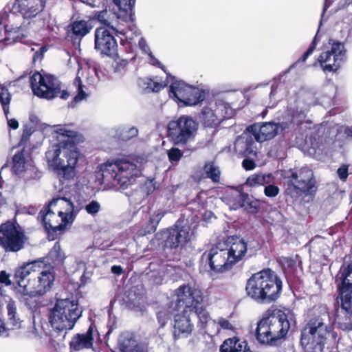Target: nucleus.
<instances>
[{
    "label": "nucleus",
    "mask_w": 352,
    "mask_h": 352,
    "mask_svg": "<svg viewBox=\"0 0 352 352\" xmlns=\"http://www.w3.org/2000/svg\"><path fill=\"white\" fill-rule=\"evenodd\" d=\"M281 290V280L270 269L252 274L245 286L248 296L262 304L275 301L279 297Z\"/></svg>",
    "instance_id": "1"
},
{
    "label": "nucleus",
    "mask_w": 352,
    "mask_h": 352,
    "mask_svg": "<svg viewBox=\"0 0 352 352\" xmlns=\"http://www.w3.org/2000/svg\"><path fill=\"white\" fill-rule=\"evenodd\" d=\"M330 336L333 339L336 338V335L331 333L329 315L324 311L320 316L312 318L303 328L300 342L307 352H323Z\"/></svg>",
    "instance_id": "2"
},
{
    "label": "nucleus",
    "mask_w": 352,
    "mask_h": 352,
    "mask_svg": "<svg viewBox=\"0 0 352 352\" xmlns=\"http://www.w3.org/2000/svg\"><path fill=\"white\" fill-rule=\"evenodd\" d=\"M96 177L102 184H118L127 187L138 175L137 165L125 160L107 162L98 166Z\"/></svg>",
    "instance_id": "3"
},
{
    "label": "nucleus",
    "mask_w": 352,
    "mask_h": 352,
    "mask_svg": "<svg viewBox=\"0 0 352 352\" xmlns=\"http://www.w3.org/2000/svg\"><path fill=\"white\" fill-rule=\"evenodd\" d=\"M284 179L285 191L292 197L312 195L318 190L314 173L307 166L300 168L289 169L285 172Z\"/></svg>",
    "instance_id": "4"
},
{
    "label": "nucleus",
    "mask_w": 352,
    "mask_h": 352,
    "mask_svg": "<svg viewBox=\"0 0 352 352\" xmlns=\"http://www.w3.org/2000/svg\"><path fill=\"white\" fill-rule=\"evenodd\" d=\"M82 309L77 300L72 298L57 299L51 309L49 321L51 326L58 331L71 330L81 317Z\"/></svg>",
    "instance_id": "5"
},
{
    "label": "nucleus",
    "mask_w": 352,
    "mask_h": 352,
    "mask_svg": "<svg viewBox=\"0 0 352 352\" xmlns=\"http://www.w3.org/2000/svg\"><path fill=\"white\" fill-rule=\"evenodd\" d=\"M289 327L284 314L263 318L257 323L256 339L261 344H273L286 336Z\"/></svg>",
    "instance_id": "6"
},
{
    "label": "nucleus",
    "mask_w": 352,
    "mask_h": 352,
    "mask_svg": "<svg viewBox=\"0 0 352 352\" xmlns=\"http://www.w3.org/2000/svg\"><path fill=\"white\" fill-rule=\"evenodd\" d=\"M30 82L34 94L41 98L50 100L60 97L67 100L69 96L67 90H61L60 82L52 74L35 72L30 78Z\"/></svg>",
    "instance_id": "7"
},
{
    "label": "nucleus",
    "mask_w": 352,
    "mask_h": 352,
    "mask_svg": "<svg viewBox=\"0 0 352 352\" xmlns=\"http://www.w3.org/2000/svg\"><path fill=\"white\" fill-rule=\"evenodd\" d=\"M198 124L190 116L182 115L170 121L167 126V137L175 146H185L193 140Z\"/></svg>",
    "instance_id": "8"
},
{
    "label": "nucleus",
    "mask_w": 352,
    "mask_h": 352,
    "mask_svg": "<svg viewBox=\"0 0 352 352\" xmlns=\"http://www.w3.org/2000/svg\"><path fill=\"white\" fill-rule=\"evenodd\" d=\"M99 21L104 25L95 30V49L102 56L115 58L118 45L114 34L117 35L118 31L107 19L99 16Z\"/></svg>",
    "instance_id": "9"
},
{
    "label": "nucleus",
    "mask_w": 352,
    "mask_h": 352,
    "mask_svg": "<svg viewBox=\"0 0 352 352\" xmlns=\"http://www.w3.org/2000/svg\"><path fill=\"white\" fill-rule=\"evenodd\" d=\"M28 241L24 229L17 221H6L0 226V246L6 252H16Z\"/></svg>",
    "instance_id": "10"
},
{
    "label": "nucleus",
    "mask_w": 352,
    "mask_h": 352,
    "mask_svg": "<svg viewBox=\"0 0 352 352\" xmlns=\"http://www.w3.org/2000/svg\"><path fill=\"white\" fill-rule=\"evenodd\" d=\"M56 213L61 220H74L76 217L74 204L65 197L53 198L38 213L37 220H46L47 216L52 217Z\"/></svg>",
    "instance_id": "11"
},
{
    "label": "nucleus",
    "mask_w": 352,
    "mask_h": 352,
    "mask_svg": "<svg viewBox=\"0 0 352 352\" xmlns=\"http://www.w3.org/2000/svg\"><path fill=\"white\" fill-rule=\"evenodd\" d=\"M170 91L180 102L187 106L196 105L205 99L203 90L183 81H175L170 85Z\"/></svg>",
    "instance_id": "12"
},
{
    "label": "nucleus",
    "mask_w": 352,
    "mask_h": 352,
    "mask_svg": "<svg viewBox=\"0 0 352 352\" xmlns=\"http://www.w3.org/2000/svg\"><path fill=\"white\" fill-rule=\"evenodd\" d=\"M60 150L55 149L52 153L47 152L46 156L50 166L57 173V175L65 179H70L75 175V166L78 162L77 154L72 155L69 154L66 156L67 162L59 157Z\"/></svg>",
    "instance_id": "13"
},
{
    "label": "nucleus",
    "mask_w": 352,
    "mask_h": 352,
    "mask_svg": "<svg viewBox=\"0 0 352 352\" xmlns=\"http://www.w3.org/2000/svg\"><path fill=\"white\" fill-rule=\"evenodd\" d=\"M193 234L194 231L188 222L184 225H176L164 232V245L166 248L178 250L190 241Z\"/></svg>",
    "instance_id": "14"
},
{
    "label": "nucleus",
    "mask_w": 352,
    "mask_h": 352,
    "mask_svg": "<svg viewBox=\"0 0 352 352\" xmlns=\"http://www.w3.org/2000/svg\"><path fill=\"white\" fill-rule=\"evenodd\" d=\"M345 55L344 44L340 42H333L331 49L322 52L317 60L324 72H336L340 67Z\"/></svg>",
    "instance_id": "15"
},
{
    "label": "nucleus",
    "mask_w": 352,
    "mask_h": 352,
    "mask_svg": "<svg viewBox=\"0 0 352 352\" xmlns=\"http://www.w3.org/2000/svg\"><path fill=\"white\" fill-rule=\"evenodd\" d=\"M177 309L188 310L194 313V309L203 300L200 289L189 285H182L175 290Z\"/></svg>",
    "instance_id": "16"
},
{
    "label": "nucleus",
    "mask_w": 352,
    "mask_h": 352,
    "mask_svg": "<svg viewBox=\"0 0 352 352\" xmlns=\"http://www.w3.org/2000/svg\"><path fill=\"white\" fill-rule=\"evenodd\" d=\"M57 134L56 139L58 148L69 150L71 155H75L72 151L76 148V146L85 141L83 135L78 131L68 130L65 127H59L55 131Z\"/></svg>",
    "instance_id": "17"
},
{
    "label": "nucleus",
    "mask_w": 352,
    "mask_h": 352,
    "mask_svg": "<svg viewBox=\"0 0 352 352\" xmlns=\"http://www.w3.org/2000/svg\"><path fill=\"white\" fill-rule=\"evenodd\" d=\"M228 254L227 250L216 247L212 248L208 253H204L202 259L209 263L211 270L216 272H223L233 265L230 262V257Z\"/></svg>",
    "instance_id": "18"
},
{
    "label": "nucleus",
    "mask_w": 352,
    "mask_h": 352,
    "mask_svg": "<svg viewBox=\"0 0 352 352\" xmlns=\"http://www.w3.org/2000/svg\"><path fill=\"white\" fill-rule=\"evenodd\" d=\"M192 312L188 310L177 309L174 315L173 336L175 338H185L190 335L194 329V324L191 321L190 315Z\"/></svg>",
    "instance_id": "19"
},
{
    "label": "nucleus",
    "mask_w": 352,
    "mask_h": 352,
    "mask_svg": "<svg viewBox=\"0 0 352 352\" xmlns=\"http://www.w3.org/2000/svg\"><path fill=\"white\" fill-rule=\"evenodd\" d=\"M341 307L338 310L335 322L338 327L344 331L352 330V298L340 296Z\"/></svg>",
    "instance_id": "20"
},
{
    "label": "nucleus",
    "mask_w": 352,
    "mask_h": 352,
    "mask_svg": "<svg viewBox=\"0 0 352 352\" xmlns=\"http://www.w3.org/2000/svg\"><path fill=\"white\" fill-rule=\"evenodd\" d=\"M45 0H16L12 9L20 12L25 19L37 16L44 9Z\"/></svg>",
    "instance_id": "21"
},
{
    "label": "nucleus",
    "mask_w": 352,
    "mask_h": 352,
    "mask_svg": "<svg viewBox=\"0 0 352 352\" xmlns=\"http://www.w3.org/2000/svg\"><path fill=\"white\" fill-rule=\"evenodd\" d=\"M92 25L89 21L76 20L72 21L66 28V35L74 43L80 41L90 32Z\"/></svg>",
    "instance_id": "22"
},
{
    "label": "nucleus",
    "mask_w": 352,
    "mask_h": 352,
    "mask_svg": "<svg viewBox=\"0 0 352 352\" xmlns=\"http://www.w3.org/2000/svg\"><path fill=\"white\" fill-rule=\"evenodd\" d=\"M231 243L229 249H226L228 252L230 262L232 264L241 260L248 252V244L243 239L236 238H232L230 241Z\"/></svg>",
    "instance_id": "23"
},
{
    "label": "nucleus",
    "mask_w": 352,
    "mask_h": 352,
    "mask_svg": "<svg viewBox=\"0 0 352 352\" xmlns=\"http://www.w3.org/2000/svg\"><path fill=\"white\" fill-rule=\"evenodd\" d=\"M256 141L255 138H254L252 136L241 138L235 144L236 151L241 157H256Z\"/></svg>",
    "instance_id": "24"
},
{
    "label": "nucleus",
    "mask_w": 352,
    "mask_h": 352,
    "mask_svg": "<svg viewBox=\"0 0 352 352\" xmlns=\"http://www.w3.org/2000/svg\"><path fill=\"white\" fill-rule=\"evenodd\" d=\"M73 221H43V228L47 233V239L53 241L63 234L72 226Z\"/></svg>",
    "instance_id": "25"
},
{
    "label": "nucleus",
    "mask_w": 352,
    "mask_h": 352,
    "mask_svg": "<svg viewBox=\"0 0 352 352\" xmlns=\"http://www.w3.org/2000/svg\"><path fill=\"white\" fill-rule=\"evenodd\" d=\"M93 328L89 327L85 333L77 334L70 342V346L75 351L89 349L93 346Z\"/></svg>",
    "instance_id": "26"
},
{
    "label": "nucleus",
    "mask_w": 352,
    "mask_h": 352,
    "mask_svg": "<svg viewBox=\"0 0 352 352\" xmlns=\"http://www.w3.org/2000/svg\"><path fill=\"white\" fill-rule=\"evenodd\" d=\"M340 279L342 283L338 287L340 296H344V293L347 297L352 298V261L342 270Z\"/></svg>",
    "instance_id": "27"
},
{
    "label": "nucleus",
    "mask_w": 352,
    "mask_h": 352,
    "mask_svg": "<svg viewBox=\"0 0 352 352\" xmlns=\"http://www.w3.org/2000/svg\"><path fill=\"white\" fill-rule=\"evenodd\" d=\"M136 0H113L114 4L119 9L118 18L122 19L124 21L133 20V8Z\"/></svg>",
    "instance_id": "28"
},
{
    "label": "nucleus",
    "mask_w": 352,
    "mask_h": 352,
    "mask_svg": "<svg viewBox=\"0 0 352 352\" xmlns=\"http://www.w3.org/2000/svg\"><path fill=\"white\" fill-rule=\"evenodd\" d=\"M221 352H252L246 341L237 338L226 340L220 348Z\"/></svg>",
    "instance_id": "29"
},
{
    "label": "nucleus",
    "mask_w": 352,
    "mask_h": 352,
    "mask_svg": "<svg viewBox=\"0 0 352 352\" xmlns=\"http://www.w3.org/2000/svg\"><path fill=\"white\" fill-rule=\"evenodd\" d=\"M16 292L23 296H28L30 297L42 296L44 294L43 288L38 282V277L34 279L29 280L24 285H21V287H16Z\"/></svg>",
    "instance_id": "30"
},
{
    "label": "nucleus",
    "mask_w": 352,
    "mask_h": 352,
    "mask_svg": "<svg viewBox=\"0 0 352 352\" xmlns=\"http://www.w3.org/2000/svg\"><path fill=\"white\" fill-rule=\"evenodd\" d=\"M41 262L34 261L19 267L14 274V278L18 284L17 287H21V285H24V284L26 283L25 281V278L29 276L32 271H36V267H41Z\"/></svg>",
    "instance_id": "31"
},
{
    "label": "nucleus",
    "mask_w": 352,
    "mask_h": 352,
    "mask_svg": "<svg viewBox=\"0 0 352 352\" xmlns=\"http://www.w3.org/2000/svg\"><path fill=\"white\" fill-rule=\"evenodd\" d=\"M122 352H144V346L138 343L132 334L126 333L120 340Z\"/></svg>",
    "instance_id": "32"
},
{
    "label": "nucleus",
    "mask_w": 352,
    "mask_h": 352,
    "mask_svg": "<svg viewBox=\"0 0 352 352\" xmlns=\"http://www.w3.org/2000/svg\"><path fill=\"white\" fill-rule=\"evenodd\" d=\"M278 125L274 122H264L260 126L257 133L254 134L256 141H265L273 138L278 131Z\"/></svg>",
    "instance_id": "33"
},
{
    "label": "nucleus",
    "mask_w": 352,
    "mask_h": 352,
    "mask_svg": "<svg viewBox=\"0 0 352 352\" xmlns=\"http://www.w3.org/2000/svg\"><path fill=\"white\" fill-rule=\"evenodd\" d=\"M199 120L205 128H215L221 122V119L208 107H204L199 115Z\"/></svg>",
    "instance_id": "34"
},
{
    "label": "nucleus",
    "mask_w": 352,
    "mask_h": 352,
    "mask_svg": "<svg viewBox=\"0 0 352 352\" xmlns=\"http://www.w3.org/2000/svg\"><path fill=\"white\" fill-rule=\"evenodd\" d=\"M221 170L212 161L206 162L203 167L202 178L210 179L213 183L219 184L221 179Z\"/></svg>",
    "instance_id": "35"
},
{
    "label": "nucleus",
    "mask_w": 352,
    "mask_h": 352,
    "mask_svg": "<svg viewBox=\"0 0 352 352\" xmlns=\"http://www.w3.org/2000/svg\"><path fill=\"white\" fill-rule=\"evenodd\" d=\"M274 177L272 173L261 174L254 173L249 176L246 180V184L250 187L263 186L274 182Z\"/></svg>",
    "instance_id": "36"
},
{
    "label": "nucleus",
    "mask_w": 352,
    "mask_h": 352,
    "mask_svg": "<svg viewBox=\"0 0 352 352\" xmlns=\"http://www.w3.org/2000/svg\"><path fill=\"white\" fill-rule=\"evenodd\" d=\"M37 277L45 294L50 291L53 285L54 280V272H52L51 269L43 270Z\"/></svg>",
    "instance_id": "37"
},
{
    "label": "nucleus",
    "mask_w": 352,
    "mask_h": 352,
    "mask_svg": "<svg viewBox=\"0 0 352 352\" xmlns=\"http://www.w3.org/2000/svg\"><path fill=\"white\" fill-rule=\"evenodd\" d=\"M48 259L52 261V264L54 266L60 265L65 259V253L62 251L60 245L56 242L54 247L48 254Z\"/></svg>",
    "instance_id": "38"
},
{
    "label": "nucleus",
    "mask_w": 352,
    "mask_h": 352,
    "mask_svg": "<svg viewBox=\"0 0 352 352\" xmlns=\"http://www.w3.org/2000/svg\"><path fill=\"white\" fill-rule=\"evenodd\" d=\"M12 96L8 89L5 86L0 87V103L3 110L4 114L8 118L10 112V103L11 102Z\"/></svg>",
    "instance_id": "39"
},
{
    "label": "nucleus",
    "mask_w": 352,
    "mask_h": 352,
    "mask_svg": "<svg viewBox=\"0 0 352 352\" xmlns=\"http://www.w3.org/2000/svg\"><path fill=\"white\" fill-rule=\"evenodd\" d=\"M24 149L18 151L12 157V170L15 174H19L24 170L25 168Z\"/></svg>",
    "instance_id": "40"
},
{
    "label": "nucleus",
    "mask_w": 352,
    "mask_h": 352,
    "mask_svg": "<svg viewBox=\"0 0 352 352\" xmlns=\"http://www.w3.org/2000/svg\"><path fill=\"white\" fill-rule=\"evenodd\" d=\"M8 320L13 327H16L19 324V319L16 316V306L14 300L10 299L7 306Z\"/></svg>",
    "instance_id": "41"
},
{
    "label": "nucleus",
    "mask_w": 352,
    "mask_h": 352,
    "mask_svg": "<svg viewBox=\"0 0 352 352\" xmlns=\"http://www.w3.org/2000/svg\"><path fill=\"white\" fill-rule=\"evenodd\" d=\"M194 310L199 319V325L201 328H205L206 325L211 321L209 313L202 307H197Z\"/></svg>",
    "instance_id": "42"
},
{
    "label": "nucleus",
    "mask_w": 352,
    "mask_h": 352,
    "mask_svg": "<svg viewBox=\"0 0 352 352\" xmlns=\"http://www.w3.org/2000/svg\"><path fill=\"white\" fill-rule=\"evenodd\" d=\"M261 202L258 199L244 201L243 206L250 214H256L261 208Z\"/></svg>",
    "instance_id": "43"
},
{
    "label": "nucleus",
    "mask_w": 352,
    "mask_h": 352,
    "mask_svg": "<svg viewBox=\"0 0 352 352\" xmlns=\"http://www.w3.org/2000/svg\"><path fill=\"white\" fill-rule=\"evenodd\" d=\"M138 134V130L136 127H131L127 130H123L120 134V139L122 141H128L133 138H135Z\"/></svg>",
    "instance_id": "44"
},
{
    "label": "nucleus",
    "mask_w": 352,
    "mask_h": 352,
    "mask_svg": "<svg viewBox=\"0 0 352 352\" xmlns=\"http://www.w3.org/2000/svg\"><path fill=\"white\" fill-rule=\"evenodd\" d=\"M168 157L169 161L173 163L175 162H178L183 157V152L176 147H172L168 151Z\"/></svg>",
    "instance_id": "45"
},
{
    "label": "nucleus",
    "mask_w": 352,
    "mask_h": 352,
    "mask_svg": "<svg viewBox=\"0 0 352 352\" xmlns=\"http://www.w3.org/2000/svg\"><path fill=\"white\" fill-rule=\"evenodd\" d=\"M34 131V129L32 126H30L29 124H25L23 126V133L20 140V144H26V143L29 141V139Z\"/></svg>",
    "instance_id": "46"
},
{
    "label": "nucleus",
    "mask_w": 352,
    "mask_h": 352,
    "mask_svg": "<svg viewBox=\"0 0 352 352\" xmlns=\"http://www.w3.org/2000/svg\"><path fill=\"white\" fill-rule=\"evenodd\" d=\"M75 82L78 83V94L74 97L75 102H79L85 99L87 96L85 91L83 90L82 80L80 77L77 76L75 78Z\"/></svg>",
    "instance_id": "47"
},
{
    "label": "nucleus",
    "mask_w": 352,
    "mask_h": 352,
    "mask_svg": "<svg viewBox=\"0 0 352 352\" xmlns=\"http://www.w3.org/2000/svg\"><path fill=\"white\" fill-rule=\"evenodd\" d=\"M264 189V194L267 197H274L279 193V188L274 184H267Z\"/></svg>",
    "instance_id": "48"
},
{
    "label": "nucleus",
    "mask_w": 352,
    "mask_h": 352,
    "mask_svg": "<svg viewBox=\"0 0 352 352\" xmlns=\"http://www.w3.org/2000/svg\"><path fill=\"white\" fill-rule=\"evenodd\" d=\"M100 208L99 203L96 201H92L85 206L87 213L92 215L96 214Z\"/></svg>",
    "instance_id": "49"
},
{
    "label": "nucleus",
    "mask_w": 352,
    "mask_h": 352,
    "mask_svg": "<svg viewBox=\"0 0 352 352\" xmlns=\"http://www.w3.org/2000/svg\"><path fill=\"white\" fill-rule=\"evenodd\" d=\"M314 50H312V48L308 47L307 51L296 61L294 62L290 67L289 69L295 67L298 64L305 63L308 57L312 54Z\"/></svg>",
    "instance_id": "50"
},
{
    "label": "nucleus",
    "mask_w": 352,
    "mask_h": 352,
    "mask_svg": "<svg viewBox=\"0 0 352 352\" xmlns=\"http://www.w3.org/2000/svg\"><path fill=\"white\" fill-rule=\"evenodd\" d=\"M114 60L116 63L114 67L116 71H120L124 69L129 64V62L124 59H120L118 54L117 53V56L115 58H112Z\"/></svg>",
    "instance_id": "51"
},
{
    "label": "nucleus",
    "mask_w": 352,
    "mask_h": 352,
    "mask_svg": "<svg viewBox=\"0 0 352 352\" xmlns=\"http://www.w3.org/2000/svg\"><path fill=\"white\" fill-rule=\"evenodd\" d=\"M164 87L165 85H164L162 82H154L152 80V79H149V82H147V88L151 89L153 92H159Z\"/></svg>",
    "instance_id": "52"
},
{
    "label": "nucleus",
    "mask_w": 352,
    "mask_h": 352,
    "mask_svg": "<svg viewBox=\"0 0 352 352\" xmlns=\"http://www.w3.org/2000/svg\"><path fill=\"white\" fill-rule=\"evenodd\" d=\"M242 166L246 170H252L256 167V164L254 159L245 157L242 162Z\"/></svg>",
    "instance_id": "53"
},
{
    "label": "nucleus",
    "mask_w": 352,
    "mask_h": 352,
    "mask_svg": "<svg viewBox=\"0 0 352 352\" xmlns=\"http://www.w3.org/2000/svg\"><path fill=\"white\" fill-rule=\"evenodd\" d=\"M169 318V315L166 311H160L157 313V320L162 327L165 326Z\"/></svg>",
    "instance_id": "54"
},
{
    "label": "nucleus",
    "mask_w": 352,
    "mask_h": 352,
    "mask_svg": "<svg viewBox=\"0 0 352 352\" xmlns=\"http://www.w3.org/2000/svg\"><path fill=\"white\" fill-rule=\"evenodd\" d=\"M47 51L46 46H42L38 50L36 51L32 57V61L35 63L37 60H41L43 58L44 52Z\"/></svg>",
    "instance_id": "55"
},
{
    "label": "nucleus",
    "mask_w": 352,
    "mask_h": 352,
    "mask_svg": "<svg viewBox=\"0 0 352 352\" xmlns=\"http://www.w3.org/2000/svg\"><path fill=\"white\" fill-rule=\"evenodd\" d=\"M337 173H338V175L339 176V178L341 180L345 181L347 179L348 175H349V173H348V166H345V165H343V166H340L338 169Z\"/></svg>",
    "instance_id": "56"
},
{
    "label": "nucleus",
    "mask_w": 352,
    "mask_h": 352,
    "mask_svg": "<svg viewBox=\"0 0 352 352\" xmlns=\"http://www.w3.org/2000/svg\"><path fill=\"white\" fill-rule=\"evenodd\" d=\"M217 323L223 329L231 330L233 329L232 324L226 318L221 317L218 318Z\"/></svg>",
    "instance_id": "57"
},
{
    "label": "nucleus",
    "mask_w": 352,
    "mask_h": 352,
    "mask_svg": "<svg viewBox=\"0 0 352 352\" xmlns=\"http://www.w3.org/2000/svg\"><path fill=\"white\" fill-rule=\"evenodd\" d=\"M0 283L5 284L6 285H11L10 276L6 272V271H1L0 272Z\"/></svg>",
    "instance_id": "58"
},
{
    "label": "nucleus",
    "mask_w": 352,
    "mask_h": 352,
    "mask_svg": "<svg viewBox=\"0 0 352 352\" xmlns=\"http://www.w3.org/2000/svg\"><path fill=\"white\" fill-rule=\"evenodd\" d=\"M7 120H8V125L10 129L15 130L19 128V124L18 121L16 119H14V118L8 119V118Z\"/></svg>",
    "instance_id": "59"
},
{
    "label": "nucleus",
    "mask_w": 352,
    "mask_h": 352,
    "mask_svg": "<svg viewBox=\"0 0 352 352\" xmlns=\"http://www.w3.org/2000/svg\"><path fill=\"white\" fill-rule=\"evenodd\" d=\"M7 331H8V329L5 326V323L0 318V335L4 336H8V333Z\"/></svg>",
    "instance_id": "60"
},
{
    "label": "nucleus",
    "mask_w": 352,
    "mask_h": 352,
    "mask_svg": "<svg viewBox=\"0 0 352 352\" xmlns=\"http://www.w3.org/2000/svg\"><path fill=\"white\" fill-rule=\"evenodd\" d=\"M111 272L117 275H120L122 273L123 270L120 266L113 265L111 267Z\"/></svg>",
    "instance_id": "61"
},
{
    "label": "nucleus",
    "mask_w": 352,
    "mask_h": 352,
    "mask_svg": "<svg viewBox=\"0 0 352 352\" xmlns=\"http://www.w3.org/2000/svg\"><path fill=\"white\" fill-rule=\"evenodd\" d=\"M318 43V33H317L315 35L314 38H313L312 42L309 47L312 48L313 50H315Z\"/></svg>",
    "instance_id": "62"
},
{
    "label": "nucleus",
    "mask_w": 352,
    "mask_h": 352,
    "mask_svg": "<svg viewBox=\"0 0 352 352\" xmlns=\"http://www.w3.org/2000/svg\"><path fill=\"white\" fill-rule=\"evenodd\" d=\"M29 120L31 122L37 124L38 122V118L34 114H31L29 117Z\"/></svg>",
    "instance_id": "63"
},
{
    "label": "nucleus",
    "mask_w": 352,
    "mask_h": 352,
    "mask_svg": "<svg viewBox=\"0 0 352 352\" xmlns=\"http://www.w3.org/2000/svg\"><path fill=\"white\" fill-rule=\"evenodd\" d=\"M344 133L348 136L352 138V128L346 127L344 130Z\"/></svg>",
    "instance_id": "64"
}]
</instances>
